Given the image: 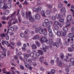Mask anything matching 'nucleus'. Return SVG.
Returning a JSON list of instances; mask_svg holds the SVG:
<instances>
[{
	"mask_svg": "<svg viewBox=\"0 0 74 74\" xmlns=\"http://www.w3.org/2000/svg\"><path fill=\"white\" fill-rule=\"evenodd\" d=\"M18 47H20L21 45V43L20 42H18L17 43Z\"/></svg>",
	"mask_w": 74,
	"mask_h": 74,
	"instance_id": "obj_38",
	"label": "nucleus"
},
{
	"mask_svg": "<svg viewBox=\"0 0 74 74\" xmlns=\"http://www.w3.org/2000/svg\"><path fill=\"white\" fill-rule=\"evenodd\" d=\"M70 61L71 63H73L74 61V58H70Z\"/></svg>",
	"mask_w": 74,
	"mask_h": 74,
	"instance_id": "obj_40",
	"label": "nucleus"
},
{
	"mask_svg": "<svg viewBox=\"0 0 74 74\" xmlns=\"http://www.w3.org/2000/svg\"><path fill=\"white\" fill-rule=\"evenodd\" d=\"M53 24V23L52 22V21H51L49 22V25H52Z\"/></svg>",
	"mask_w": 74,
	"mask_h": 74,
	"instance_id": "obj_63",
	"label": "nucleus"
},
{
	"mask_svg": "<svg viewBox=\"0 0 74 74\" xmlns=\"http://www.w3.org/2000/svg\"><path fill=\"white\" fill-rule=\"evenodd\" d=\"M24 56H25L26 57H27V58H29V55L28 54H24Z\"/></svg>",
	"mask_w": 74,
	"mask_h": 74,
	"instance_id": "obj_60",
	"label": "nucleus"
},
{
	"mask_svg": "<svg viewBox=\"0 0 74 74\" xmlns=\"http://www.w3.org/2000/svg\"><path fill=\"white\" fill-rule=\"evenodd\" d=\"M31 13L32 12H29L28 14V13L26 12V16H25V17L27 19H29L30 22H33L34 21V20H33V17H32V15H31Z\"/></svg>",
	"mask_w": 74,
	"mask_h": 74,
	"instance_id": "obj_1",
	"label": "nucleus"
},
{
	"mask_svg": "<svg viewBox=\"0 0 74 74\" xmlns=\"http://www.w3.org/2000/svg\"><path fill=\"white\" fill-rule=\"evenodd\" d=\"M34 10L35 12H38L37 8L36 9V8H34Z\"/></svg>",
	"mask_w": 74,
	"mask_h": 74,
	"instance_id": "obj_54",
	"label": "nucleus"
},
{
	"mask_svg": "<svg viewBox=\"0 0 74 74\" xmlns=\"http://www.w3.org/2000/svg\"><path fill=\"white\" fill-rule=\"evenodd\" d=\"M43 31L44 32H48V30L47 29V28H44L42 29Z\"/></svg>",
	"mask_w": 74,
	"mask_h": 74,
	"instance_id": "obj_45",
	"label": "nucleus"
},
{
	"mask_svg": "<svg viewBox=\"0 0 74 74\" xmlns=\"http://www.w3.org/2000/svg\"><path fill=\"white\" fill-rule=\"evenodd\" d=\"M35 31L36 33H38V32H39V29L38 28H36Z\"/></svg>",
	"mask_w": 74,
	"mask_h": 74,
	"instance_id": "obj_57",
	"label": "nucleus"
},
{
	"mask_svg": "<svg viewBox=\"0 0 74 74\" xmlns=\"http://www.w3.org/2000/svg\"><path fill=\"white\" fill-rule=\"evenodd\" d=\"M60 58H61V59H62V60H63V59L64 58V54H63L62 53H61L60 54Z\"/></svg>",
	"mask_w": 74,
	"mask_h": 74,
	"instance_id": "obj_26",
	"label": "nucleus"
},
{
	"mask_svg": "<svg viewBox=\"0 0 74 74\" xmlns=\"http://www.w3.org/2000/svg\"><path fill=\"white\" fill-rule=\"evenodd\" d=\"M68 36L69 38H74V34L72 33H70L68 34Z\"/></svg>",
	"mask_w": 74,
	"mask_h": 74,
	"instance_id": "obj_14",
	"label": "nucleus"
},
{
	"mask_svg": "<svg viewBox=\"0 0 74 74\" xmlns=\"http://www.w3.org/2000/svg\"><path fill=\"white\" fill-rule=\"evenodd\" d=\"M2 35L3 37H5L6 40H9V36H8V34H7L5 33H4Z\"/></svg>",
	"mask_w": 74,
	"mask_h": 74,
	"instance_id": "obj_7",
	"label": "nucleus"
},
{
	"mask_svg": "<svg viewBox=\"0 0 74 74\" xmlns=\"http://www.w3.org/2000/svg\"><path fill=\"white\" fill-rule=\"evenodd\" d=\"M72 19V17L71 15H68L67 16L66 21L67 22H70Z\"/></svg>",
	"mask_w": 74,
	"mask_h": 74,
	"instance_id": "obj_5",
	"label": "nucleus"
},
{
	"mask_svg": "<svg viewBox=\"0 0 74 74\" xmlns=\"http://www.w3.org/2000/svg\"><path fill=\"white\" fill-rule=\"evenodd\" d=\"M63 7V4L61 3H60L58 5V8H62Z\"/></svg>",
	"mask_w": 74,
	"mask_h": 74,
	"instance_id": "obj_28",
	"label": "nucleus"
},
{
	"mask_svg": "<svg viewBox=\"0 0 74 74\" xmlns=\"http://www.w3.org/2000/svg\"><path fill=\"white\" fill-rule=\"evenodd\" d=\"M20 68L21 70H24V67L22 65H20Z\"/></svg>",
	"mask_w": 74,
	"mask_h": 74,
	"instance_id": "obj_56",
	"label": "nucleus"
},
{
	"mask_svg": "<svg viewBox=\"0 0 74 74\" xmlns=\"http://www.w3.org/2000/svg\"><path fill=\"white\" fill-rule=\"evenodd\" d=\"M45 48L47 50H48L49 49V47L48 46H45Z\"/></svg>",
	"mask_w": 74,
	"mask_h": 74,
	"instance_id": "obj_58",
	"label": "nucleus"
},
{
	"mask_svg": "<svg viewBox=\"0 0 74 74\" xmlns=\"http://www.w3.org/2000/svg\"><path fill=\"white\" fill-rule=\"evenodd\" d=\"M44 46H45V45L44 44H43V45H42V47H43L42 48V49L44 52H47V50L44 47Z\"/></svg>",
	"mask_w": 74,
	"mask_h": 74,
	"instance_id": "obj_23",
	"label": "nucleus"
},
{
	"mask_svg": "<svg viewBox=\"0 0 74 74\" xmlns=\"http://www.w3.org/2000/svg\"><path fill=\"white\" fill-rule=\"evenodd\" d=\"M35 43L36 45L38 47H40V42L38 41H35Z\"/></svg>",
	"mask_w": 74,
	"mask_h": 74,
	"instance_id": "obj_17",
	"label": "nucleus"
},
{
	"mask_svg": "<svg viewBox=\"0 0 74 74\" xmlns=\"http://www.w3.org/2000/svg\"><path fill=\"white\" fill-rule=\"evenodd\" d=\"M46 43L48 44H49L50 43V40L49 39H47L45 41Z\"/></svg>",
	"mask_w": 74,
	"mask_h": 74,
	"instance_id": "obj_39",
	"label": "nucleus"
},
{
	"mask_svg": "<svg viewBox=\"0 0 74 74\" xmlns=\"http://www.w3.org/2000/svg\"><path fill=\"white\" fill-rule=\"evenodd\" d=\"M5 14L8 15L9 14V11L8 10H6L5 11Z\"/></svg>",
	"mask_w": 74,
	"mask_h": 74,
	"instance_id": "obj_49",
	"label": "nucleus"
},
{
	"mask_svg": "<svg viewBox=\"0 0 74 74\" xmlns=\"http://www.w3.org/2000/svg\"><path fill=\"white\" fill-rule=\"evenodd\" d=\"M35 18L38 20H40V15L38 14H36L35 15Z\"/></svg>",
	"mask_w": 74,
	"mask_h": 74,
	"instance_id": "obj_11",
	"label": "nucleus"
},
{
	"mask_svg": "<svg viewBox=\"0 0 74 74\" xmlns=\"http://www.w3.org/2000/svg\"><path fill=\"white\" fill-rule=\"evenodd\" d=\"M71 31L73 33H74V27H72L71 28Z\"/></svg>",
	"mask_w": 74,
	"mask_h": 74,
	"instance_id": "obj_50",
	"label": "nucleus"
},
{
	"mask_svg": "<svg viewBox=\"0 0 74 74\" xmlns=\"http://www.w3.org/2000/svg\"><path fill=\"white\" fill-rule=\"evenodd\" d=\"M52 46L53 47H55V46H56V47L57 48H58L59 47V44H58V43H56V42H54V43H52Z\"/></svg>",
	"mask_w": 74,
	"mask_h": 74,
	"instance_id": "obj_10",
	"label": "nucleus"
},
{
	"mask_svg": "<svg viewBox=\"0 0 74 74\" xmlns=\"http://www.w3.org/2000/svg\"><path fill=\"white\" fill-rule=\"evenodd\" d=\"M50 13V11L49 10H47L46 12V15H49Z\"/></svg>",
	"mask_w": 74,
	"mask_h": 74,
	"instance_id": "obj_32",
	"label": "nucleus"
},
{
	"mask_svg": "<svg viewBox=\"0 0 74 74\" xmlns=\"http://www.w3.org/2000/svg\"><path fill=\"white\" fill-rule=\"evenodd\" d=\"M61 42V39L60 38H58L57 40V42L58 44H59Z\"/></svg>",
	"mask_w": 74,
	"mask_h": 74,
	"instance_id": "obj_34",
	"label": "nucleus"
},
{
	"mask_svg": "<svg viewBox=\"0 0 74 74\" xmlns=\"http://www.w3.org/2000/svg\"><path fill=\"white\" fill-rule=\"evenodd\" d=\"M54 60L55 62H59V58L57 57H55Z\"/></svg>",
	"mask_w": 74,
	"mask_h": 74,
	"instance_id": "obj_25",
	"label": "nucleus"
},
{
	"mask_svg": "<svg viewBox=\"0 0 74 74\" xmlns=\"http://www.w3.org/2000/svg\"><path fill=\"white\" fill-rule=\"evenodd\" d=\"M61 36H63V37H64L66 35V34L67 33V32H63V31H61Z\"/></svg>",
	"mask_w": 74,
	"mask_h": 74,
	"instance_id": "obj_13",
	"label": "nucleus"
},
{
	"mask_svg": "<svg viewBox=\"0 0 74 74\" xmlns=\"http://www.w3.org/2000/svg\"><path fill=\"white\" fill-rule=\"evenodd\" d=\"M54 29L56 30H58L59 29V27L58 25H56L54 26Z\"/></svg>",
	"mask_w": 74,
	"mask_h": 74,
	"instance_id": "obj_37",
	"label": "nucleus"
},
{
	"mask_svg": "<svg viewBox=\"0 0 74 74\" xmlns=\"http://www.w3.org/2000/svg\"><path fill=\"white\" fill-rule=\"evenodd\" d=\"M45 23H48V22H49V20L48 19H46L45 20Z\"/></svg>",
	"mask_w": 74,
	"mask_h": 74,
	"instance_id": "obj_59",
	"label": "nucleus"
},
{
	"mask_svg": "<svg viewBox=\"0 0 74 74\" xmlns=\"http://www.w3.org/2000/svg\"><path fill=\"white\" fill-rule=\"evenodd\" d=\"M43 32L44 31H43V29L41 28H40L39 30V32L40 34H42Z\"/></svg>",
	"mask_w": 74,
	"mask_h": 74,
	"instance_id": "obj_22",
	"label": "nucleus"
},
{
	"mask_svg": "<svg viewBox=\"0 0 74 74\" xmlns=\"http://www.w3.org/2000/svg\"><path fill=\"white\" fill-rule=\"evenodd\" d=\"M29 55L30 57H33L34 56V54L33 53H31Z\"/></svg>",
	"mask_w": 74,
	"mask_h": 74,
	"instance_id": "obj_61",
	"label": "nucleus"
},
{
	"mask_svg": "<svg viewBox=\"0 0 74 74\" xmlns=\"http://www.w3.org/2000/svg\"><path fill=\"white\" fill-rule=\"evenodd\" d=\"M4 56H5V57H6V56H7L5 52H4V53H2L0 55V57L2 59L4 58Z\"/></svg>",
	"mask_w": 74,
	"mask_h": 74,
	"instance_id": "obj_8",
	"label": "nucleus"
},
{
	"mask_svg": "<svg viewBox=\"0 0 74 74\" xmlns=\"http://www.w3.org/2000/svg\"><path fill=\"white\" fill-rule=\"evenodd\" d=\"M28 62L29 63H31L32 62V60L30 58L28 60Z\"/></svg>",
	"mask_w": 74,
	"mask_h": 74,
	"instance_id": "obj_48",
	"label": "nucleus"
},
{
	"mask_svg": "<svg viewBox=\"0 0 74 74\" xmlns=\"http://www.w3.org/2000/svg\"><path fill=\"white\" fill-rule=\"evenodd\" d=\"M59 21L60 22H64V19L63 18H62V19L60 18L59 19Z\"/></svg>",
	"mask_w": 74,
	"mask_h": 74,
	"instance_id": "obj_41",
	"label": "nucleus"
},
{
	"mask_svg": "<svg viewBox=\"0 0 74 74\" xmlns=\"http://www.w3.org/2000/svg\"><path fill=\"white\" fill-rule=\"evenodd\" d=\"M15 21H13L12 22L13 24H16V23H18V20L16 18L14 20Z\"/></svg>",
	"mask_w": 74,
	"mask_h": 74,
	"instance_id": "obj_18",
	"label": "nucleus"
},
{
	"mask_svg": "<svg viewBox=\"0 0 74 74\" xmlns=\"http://www.w3.org/2000/svg\"><path fill=\"white\" fill-rule=\"evenodd\" d=\"M32 47L33 49H36L37 48V46L35 44L32 45Z\"/></svg>",
	"mask_w": 74,
	"mask_h": 74,
	"instance_id": "obj_21",
	"label": "nucleus"
},
{
	"mask_svg": "<svg viewBox=\"0 0 74 74\" xmlns=\"http://www.w3.org/2000/svg\"><path fill=\"white\" fill-rule=\"evenodd\" d=\"M1 49H2V51H3V52H5L7 51V49H6L5 48H3V47H1Z\"/></svg>",
	"mask_w": 74,
	"mask_h": 74,
	"instance_id": "obj_35",
	"label": "nucleus"
},
{
	"mask_svg": "<svg viewBox=\"0 0 74 74\" xmlns=\"http://www.w3.org/2000/svg\"><path fill=\"white\" fill-rule=\"evenodd\" d=\"M32 39L34 40H40V36L38 35H36L32 38Z\"/></svg>",
	"mask_w": 74,
	"mask_h": 74,
	"instance_id": "obj_4",
	"label": "nucleus"
},
{
	"mask_svg": "<svg viewBox=\"0 0 74 74\" xmlns=\"http://www.w3.org/2000/svg\"><path fill=\"white\" fill-rule=\"evenodd\" d=\"M66 25L65 26H66V27H69V26H70V22H67L66 23Z\"/></svg>",
	"mask_w": 74,
	"mask_h": 74,
	"instance_id": "obj_29",
	"label": "nucleus"
},
{
	"mask_svg": "<svg viewBox=\"0 0 74 74\" xmlns=\"http://www.w3.org/2000/svg\"><path fill=\"white\" fill-rule=\"evenodd\" d=\"M55 72V70L53 69H52L49 73H47V74H54V73Z\"/></svg>",
	"mask_w": 74,
	"mask_h": 74,
	"instance_id": "obj_15",
	"label": "nucleus"
},
{
	"mask_svg": "<svg viewBox=\"0 0 74 74\" xmlns=\"http://www.w3.org/2000/svg\"><path fill=\"white\" fill-rule=\"evenodd\" d=\"M57 35L59 37H60V36H61V31H58V33H57Z\"/></svg>",
	"mask_w": 74,
	"mask_h": 74,
	"instance_id": "obj_31",
	"label": "nucleus"
},
{
	"mask_svg": "<svg viewBox=\"0 0 74 74\" xmlns=\"http://www.w3.org/2000/svg\"><path fill=\"white\" fill-rule=\"evenodd\" d=\"M65 11H66L65 9V8H63L61 10V13H62V14L64 13V12H65Z\"/></svg>",
	"mask_w": 74,
	"mask_h": 74,
	"instance_id": "obj_20",
	"label": "nucleus"
},
{
	"mask_svg": "<svg viewBox=\"0 0 74 74\" xmlns=\"http://www.w3.org/2000/svg\"><path fill=\"white\" fill-rule=\"evenodd\" d=\"M48 24L46 23H43L42 24V25L43 26H44V27H47V26H48Z\"/></svg>",
	"mask_w": 74,
	"mask_h": 74,
	"instance_id": "obj_24",
	"label": "nucleus"
},
{
	"mask_svg": "<svg viewBox=\"0 0 74 74\" xmlns=\"http://www.w3.org/2000/svg\"><path fill=\"white\" fill-rule=\"evenodd\" d=\"M5 19H6V17H5V16H3L1 18V19L2 20H3V21L5 20Z\"/></svg>",
	"mask_w": 74,
	"mask_h": 74,
	"instance_id": "obj_51",
	"label": "nucleus"
},
{
	"mask_svg": "<svg viewBox=\"0 0 74 74\" xmlns=\"http://www.w3.org/2000/svg\"><path fill=\"white\" fill-rule=\"evenodd\" d=\"M58 66H60V67H62V62H61V60L58 62Z\"/></svg>",
	"mask_w": 74,
	"mask_h": 74,
	"instance_id": "obj_30",
	"label": "nucleus"
},
{
	"mask_svg": "<svg viewBox=\"0 0 74 74\" xmlns=\"http://www.w3.org/2000/svg\"><path fill=\"white\" fill-rule=\"evenodd\" d=\"M41 14L44 16V17H46L47 16H45V11L44 10H42L41 12Z\"/></svg>",
	"mask_w": 74,
	"mask_h": 74,
	"instance_id": "obj_16",
	"label": "nucleus"
},
{
	"mask_svg": "<svg viewBox=\"0 0 74 74\" xmlns=\"http://www.w3.org/2000/svg\"><path fill=\"white\" fill-rule=\"evenodd\" d=\"M68 50L69 52H72L73 51V49L71 48H69L68 49Z\"/></svg>",
	"mask_w": 74,
	"mask_h": 74,
	"instance_id": "obj_42",
	"label": "nucleus"
},
{
	"mask_svg": "<svg viewBox=\"0 0 74 74\" xmlns=\"http://www.w3.org/2000/svg\"><path fill=\"white\" fill-rule=\"evenodd\" d=\"M17 12L16 13V15L17 16L18 15H19V11H20V10H19L18 9L17 10Z\"/></svg>",
	"mask_w": 74,
	"mask_h": 74,
	"instance_id": "obj_62",
	"label": "nucleus"
},
{
	"mask_svg": "<svg viewBox=\"0 0 74 74\" xmlns=\"http://www.w3.org/2000/svg\"><path fill=\"white\" fill-rule=\"evenodd\" d=\"M38 52L40 54V55H42L43 53H44V51H42L41 50H39L38 51Z\"/></svg>",
	"mask_w": 74,
	"mask_h": 74,
	"instance_id": "obj_27",
	"label": "nucleus"
},
{
	"mask_svg": "<svg viewBox=\"0 0 74 74\" xmlns=\"http://www.w3.org/2000/svg\"><path fill=\"white\" fill-rule=\"evenodd\" d=\"M47 37L45 36H42L41 39H40V42L43 41L44 42H45L47 40Z\"/></svg>",
	"mask_w": 74,
	"mask_h": 74,
	"instance_id": "obj_6",
	"label": "nucleus"
},
{
	"mask_svg": "<svg viewBox=\"0 0 74 74\" xmlns=\"http://www.w3.org/2000/svg\"><path fill=\"white\" fill-rule=\"evenodd\" d=\"M20 36L21 37H25V34L23 33H21L20 34Z\"/></svg>",
	"mask_w": 74,
	"mask_h": 74,
	"instance_id": "obj_46",
	"label": "nucleus"
},
{
	"mask_svg": "<svg viewBox=\"0 0 74 74\" xmlns=\"http://www.w3.org/2000/svg\"><path fill=\"white\" fill-rule=\"evenodd\" d=\"M67 27L65 26V27H64L63 28V30L64 32H67L68 31V28Z\"/></svg>",
	"mask_w": 74,
	"mask_h": 74,
	"instance_id": "obj_19",
	"label": "nucleus"
},
{
	"mask_svg": "<svg viewBox=\"0 0 74 74\" xmlns=\"http://www.w3.org/2000/svg\"><path fill=\"white\" fill-rule=\"evenodd\" d=\"M10 29L11 31H14V28L13 27H10Z\"/></svg>",
	"mask_w": 74,
	"mask_h": 74,
	"instance_id": "obj_52",
	"label": "nucleus"
},
{
	"mask_svg": "<svg viewBox=\"0 0 74 74\" xmlns=\"http://www.w3.org/2000/svg\"><path fill=\"white\" fill-rule=\"evenodd\" d=\"M11 5L10 4H5V10H6L7 8H11Z\"/></svg>",
	"mask_w": 74,
	"mask_h": 74,
	"instance_id": "obj_9",
	"label": "nucleus"
},
{
	"mask_svg": "<svg viewBox=\"0 0 74 74\" xmlns=\"http://www.w3.org/2000/svg\"><path fill=\"white\" fill-rule=\"evenodd\" d=\"M5 4L2 3L0 4V8L1 9L4 8V10H5Z\"/></svg>",
	"mask_w": 74,
	"mask_h": 74,
	"instance_id": "obj_12",
	"label": "nucleus"
},
{
	"mask_svg": "<svg viewBox=\"0 0 74 74\" xmlns=\"http://www.w3.org/2000/svg\"><path fill=\"white\" fill-rule=\"evenodd\" d=\"M54 25H58V26H59L60 27H62L63 26V25L61 24L60 23L58 22L57 21H54Z\"/></svg>",
	"mask_w": 74,
	"mask_h": 74,
	"instance_id": "obj_3",
	"label": "nucleus"
},
{
	"mask_svg": "<svg viewBox=\"0 0 74 74\" xmlns=\"http://www.w3.org/2000/svg\"><path fill=\"white\" fill-rule=\"evenodd\" d=\"M51 19L53 21H55L56 20V17L55 16H53L51 17Z\"/></svg>",
	"mask_w": 74,
	"mask_h": 74,
	"instance_id": "obj_43",
	"label": "nucleus"
},
{
	"mask_svg": "<svg viewBox=\"0 0 74 74\" xmlns=\"http://www.w3.org/2000/svg\"><path fill=\"white\" fill-rule=\"evenodd\" d=\"M43 34L44 36H47V35H48V32H43Z\"/></svg>",
	"mask_w": 74,
	"mask_h": 74,
	"instance_id": "obj_44",
	"label": "nucleus"
},
{
	"mask_svg": "<svg viewBox=\"0 0 74 74\" xmlns=\"http://www.w3.org/2000/svg\"><path fill=\"white\" fill-rule=\"evenodd\" d=\"M37 9L38 10V12H39V11H40L41 10V9H42L41 7L38 6L37 7Z\"/></svg>",
	"mask_w": 74,
	"mask_h": 74,
	"instance_id": "obj_36",
	"label": "nucleus"
},
{
	"mask_svg": "<svg viewBox=\"0 0 74 74\" xmlns=\"http://www.w3.org/2000/svg\"><path fill=\"white\" fill-rule=\"evenodd\" d=\"M36 56H39L40 55V54L39 53L38 51V52H36V53H35Z\"/></svg>",
	"mask_w": 74,
	"mask_h": 74,
	"instance_id": "obj_53",
	"label": "nucleus"
},
{
	"mask_svg": "<svg viewBox=\"0 0 74 74\" xmlns=\"http://www.w3.org/2000/svg\"><path fill=\"white\" fill-rule=\"evenodd\" d=\"M56 17L57 19L59 18V14H57L56 15Z\"/></svg>",
	"mask_w": 74,
	"mask_h": 74,
	"instance_id": "obj_55",
	"label": "nucleus"
},
{
	"mask_svg": "<svg viewBox=\"0 0 74 74\" xmlns=\"http://www.w3.org/2000/svg\"><path fill=\"white\" fill-rule=\"evenodd\" d=\"M16 11H15L14 13L13 14L11 15L10 17L12 18H13L14 16V15L16 14Z\"/></svg>",
	"mask_w": 74,
	"mask_h": 74,
	"instance_id": "obj_33",
	"label": "nucleus"
},
{
	"mask_svg": "<svg viewBox=\"0 0 74 74\" xmlns=\"http://www.w3.org/2000/svg\"><path fill=\"white\" fill-rule=\"evenodd\" d=\"M40 70L42 71H44V69L42 67H40Z\"/></svg>",
	"mask_w": 74,
	"mask_h": 74,
	"instance_id": "obj_64",
	"label": "nucleus"
},
{
	"mask_svg": "<svg viewBox=\"0 0 74 74\" xmlns=\"http://www.w3.org/2000/svg\"><path fill=\"white\" fill-rule=\"evenodd\" d=\"M25 65L27 68H28L30 70H32V69H33V67H31L32 66V64H27V63H25Z\"/></svg>",
	"mask_w": 74,
	"mask_h": 74,
	"instance_id": "obj_2",
	"label": "nucleus"
},
{
	"mask_svg": "<svg viewBox=\"0 0 74 74\" xmlns=\"http://www.w3.org/2000/svg\"><path fill=\"white\" fill-rule=\"evenodd\" d=\"M49 36L50 37H53V34L52 32L49 33Z\"/></svg>",
	"mask_w": 74,
	"mask_h": 74,
	"instance_id": "obj_47",
	"label": "nucleus"
}]
</instances>
